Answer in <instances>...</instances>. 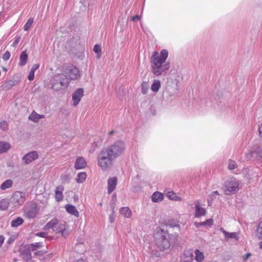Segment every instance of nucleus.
Instances as JSON below:
<instances>
[{"instance_id":"nucleus-60","label":"nucleus","mask_w":262,"mask_h":262,"mask_svg":"<svg viewBox=\"0 0 262 262\" xmlns=\"http://www.w3.org/2000/svg\"><path fill=\"white\" fill-rule=\"evenodd\" d=\"M3 70L4 71L6 72L7 71V68H6L5 67H3Z\"/></svg>"},{"instance_id":"nucleus-57","label":"nucleus","mask_w":262,"mask_h":262,"mask_svg":"<svg viewBox=\"0 0 262 262\" xmlns=\"http://www.w3.org/2000/svg\"><path fill=\"white\" fill-rule=\"evenodd\" d=\"M212 193L214 194V195H220L219 192L217 191H213Z\"/></svg>"},{"instance_id":"nucleus-52","label":"nucleus","mask_w":262,"mask_h":262,"mask_svg":"<svg viewBox=\"0 0 262 262\" xmlns=\"http://www.w3.org/2000/svg\"><path fill=\"white\" fill-rule=\"evenodd\" d=\"M140 17L139 15H136L132 17V20L133 21H135L136 20H138L140 19Z\"/></svg>"},{"instance_id":"nucleus-1","label":"nucleus","mask_w":262,"mask_h":262,"mask_svg":"<svg viewBox=\"0 0 262 262\" xmlns=\"http://www.w3.org/2000/svg\"><path fill=\"white\" fill-rule=\"evenodd\" d=\"M125 148V142L121 140L102 148L97 155L98 166L103 171L108 170L113 167L116 159L124 153Z\"/></svg>"},{"instance_id":"nucleus-29","label":"nucleus","mask_w":262,"mask_h":262,"mask_svg":"<svg viewBox=\"0 0 262 262\" xmlns=\"http://www.w3.org/2000/svg\"><path fill=\"white\" fill-rule=\"evenodd\" d=\"M15 85V82L14 81L10 80L5 81L2 85V88L3 90H8L11 89L14 85Z\"/></svg>"},{"instance_id":"nucleus-6","label":"nucleus","mask_w":262,"mask_h":262,"mask_svg":"<svg viewBox=\"0 0 262 262\" xmlns=\"http://www.w3.org/2000/svg\"><path fill=\"white\" fill-rule=\"evenodd\" d=\"M63 75L68 81L77 80L80 77L78 69L73 66L68 67L64 70Z\"/></svg>"},{"instance_id":"nucleus-59","label":"nucleus","mask_w":262,"mask_h":262,"mask_svg":"<svg viewBox=\"0 0 262 262\" xmlns=\"http://www.w3.org/2000/svg\"><path fill=\"white\" fill-rule=\"evenodd\" d=\"M259 248L262 249V242L259 243Z\"/></svg>"},{"instance_id":"nucleus-58","label":"nucleus","mask_w":262,"mask_h":262,"mask_svg":"<svg viewBox=\"0 0 262 262\" xmlns=\"http://www.w3.org/2000/svg\"><path fill=\"white\" fill-rule=\"evenodd\" d=\"M114 130H111V131L109 133V135H113V134H114Z\"/></svg>"},{"instance_id":"nucleus-17","label":"nucleus","mask_w":262,"mask_h":262,"mask_svg":"<svg viewBox=\"0 0 262 262\" xmlns=\"http://www.w3.org/2000/svg\"><path fill=\"white\" fill-rule=\"evenodd\" d=\"M31 251V250H30L28 247L21 251V255L24 260L28 261L31 259L32 255Z\"/></svg>"},{"instance_id":"nucleus-20","label":"nucleus","mask_w":262,"mask_h":262,"mask_svg":"<svg viewBox=\"0 0 262 262\" xmlns=\"http://www.w3.org/2000/svg\"><path fill=\"white\" fill-rule=\"evenodd\" d=\"M163 199V195L159 192H155L151 195V200L153 202H159Z\"/></svg>"},{"instance_id":"nucleus-46","label":"nucleus","mask_w":262,"mask_h":262,"mask_svg":"<svg viewBox=\"0 0 262 262\" xmlns=\"http://www.w3.org/2000/svg\"><path fill=\"white\" fill-rule=\"evenodd\" d=\"M34 73H35V72L33 71V70H30V71L29 73L28 76V79L30 81H32L34 79Z\"/></svg>"},{"instance_id":"nucleus-44","label":"nucleus","mask_w":262,"mask_h":262,"mask_svg":"<svg viewBox=\"0 0 262 262\" xmlns=\"http://www.w3.org/2000/svg\"><path fill=\"white\" fill-rule=\"evenodd\" d=\"M11 53L9 51H6L3 56V59L5 61H7L10 57Z\"/></svg>"},{"instance_id":"nucleus-42","label":"nucleus","mask_w":262,"mask_h":262,"mask_svg":"<svg viewBox=\"0 0 262 262\" xmlns=\"http://www.w3.org/2000/svg\"><path fill=\"white\" fill-rule=\"evenodd\" d=\"M142 93L143 94H146L148 91V84L146 82H143L142 84Z\"/></svg>"},{"instance_id":"nucleus-16","label":"nucleus","mask_w":262,"mask_h":262,"mask_svg":"<svg viewBox=\"0 0 262 262\" xmlns=\"http://www.w3.org/2000/svg\"><path fill=\"white\" fill-rule=\"evenodd\" d=\"M66 211L71 215H74L76 217H79V213L76 209V207L72 205L68 204L65 206Z\"/></svg>"},{"instance_id":"nucleus-45","label":"nucleus","mask_w":262,"mask_h":262,"mask_svg":"<svg viewBox=\"0 0 262 262\" xmlns=\"http://www.w3.org/2000/svg\"><path fill=\"white\" fill-rule=\"evenodd\" d=\"M20 39H21V37L20 36H16L15 38V40L13 42L12 46L13 47H15L17 46V45L19 43V42L20 41Z\"/></svg>"},{"instance_id":"nucleus-9","label":"nucleus","mask_w":262,"mask_h":262,"mask_svg":"<svg viewBox=\"0 0 262 262\" xmlns=\"http://www.w3.org/2000/svg\"><path fill=\"white\" fill-rule=\"evenodd\" d=\"M38 212L37 205L36 204H33L31 208L28 209L24 213V216L28 219L34 218Z\"/></svg>"},{"instance_id":"nucleus-49","label":"nucleus","mask_w":262,"mask_h":262,"mask_svg":"<svg viewBox=\"0 0 262 262\" xmlns=\"http://www.w3.org/2000/svg\"><path fill=\"white\" fill-rule=\"evenodd\" d=\"M39 67V64L37 63V64H34L33 65L31 70H33V71L35 72L36 70H37Z\"/></svg>"},{"instance_id":"nucleus-19","label":"nucleus","mask_w":262,"mask_h":262,"mask_svg":"<svg viewBox=\"0 0 262 262\" xmlns=\"http://www.w3.org/2000/svg\"><path fill=\"white\" fill-rule=\"evenodd\" d=\"M45 116L43 115H39L36 112L33 111L29 117V119L33 121L34 122H37L40 119L43 118Z\"/></svg>"},{"instance_id":"nucleus-4","label":"nucleus","mask_w":262,"mask_h":262,"mask_svg":"<svg viewBox=\"0 0 262 262\" xmlns=\"http://www.w3.org/2000/svg\"><path fill=\"white\" fill-rule=\"evenodd\" d=\"M239 184L234 178H230L225 181L223 190L226 195H231L238 190Z\"/></svg>"},{"instance_id":"nucleus-10","label":"nucleus","mask_w":262,"mask_h":262,"mask_svg":"<svg viewBox=\"0 0 262 262\" xmlns=\"http://www.w3.org/2000/svg\"><path fill=\"white\" fill-rule=\"evenodd\" d=\"M83 96V90L82 88H79L73 94L72 99L73 104L76 106L80 101L81 98Z\"/></svg>"},{"instance_id":"nucleus-54","label":"nucleus","mask_w":262,"mask_h":262,"mask_svg":"<svg viewBox=\"0 0 262 262\" xmlns=\"http://www.w3.org/2000/svg\"><path fill=\"white\" fill-rule=\"evenodd\" d=\"M13 241H14V239L10 237L7 241V243L9 244H11L13 242Z\"/></svg>"},{"instance_id":"nucleus-31","label":"nucleus","mask_w":262,"mask_h":262,"mask_svg":"<svg viewBox=\"0 0 262 262\" xmlns=\"http://www.w3.org/2000/svg\"><path fill=\"white\" fill-rule=\"evenodd\" d=\"M9 203L7 199H2L0 201V209L3 211L7 210Z\"/></svg>"},{"instance_id":"nucleus-37","label":"nucleus","mask_w":262,"mask_h":262,"mask_svg":"<svg viewBox=\"0 0 262 262\" xmlns=\"http://www.w3.org/2000/svg\"><path fill=\"white\" fill-rule=\"evenodd\" d=\"M167 196L171 200L174 201H180V198L177 196L175 193L173 192H169L167 193Z\"/></svg>"},{"instance_id":"nucleus-22","label":"nucleus","mask_w":262,"mask_h":262,"mask_svg":"<svg viewBox=\"0 0 262 262\" xmlns=\"http://www.w3.org/2000/svg\"><path fill=\"white\" fill-rule=\"evenodd\" d=\"M10 144L7 142H0V154L7 152L10 148Z\"/></svg>"},{"instance_id":"nucleus-35","label":"nucleus","mask_w":262,"mask_h":262,"mask_svg":"<svg viewBox=\"0 0 262 262\" xmlns=\"http://www.w3.org/2000/svg\"><path fill=\"white\" fill-rule=\"evenodd\" d=\"M193 255L192 254L187 253L184 255V257L182 258V262H192L193 260Z\"/></svg>"},{"instance_id":"nucleus-56","label":"nucleus","mask_w":262,"mask_h":262,"mask_svg":"<svg viewBox=\"0 0 262 262\" xmlns=\"http://www.w3.org/2000/svg\"><path fill=\"white\" fill-rule=\"evenodd\" d=\"M41 254V251H37L35 253V255H40Z\"/></svg>"},{"instance_id":"nucleus-51","label":"nucleus","mask_w":262,"mask_h":262,"mask_svg":"<svg viewBox=\"0 0 262 262\" xmlns=\"http://www.w3.org/2000/svg\"><path fill=\"white\" fill-rule=\"evenodd\" d=\"M4 236L3 235H0V247H1L4 242Z\"/></svg>"},{"instance_id":"nucleus-5","label":"nucleus","mask_w":262,"mask_h":262,"mask_svg":"<svg viewBox=\"0 0 262 262\" xmlns=\"http://www.w3.org/2000/svg\"><path fill=\"white\" fill-rule=\"evenodd\" d=\"M69 81L65 77L63 74H57L53 76L52 79V88L55 91L60 90L62 87L68 86Z\"/></svg>"},{"instance_id":"nucleus-61","label":"nucleus","mask_w":262,"mask_h":262,"mask_svg":"<svg viewBox=\"0 0 262 262\" xmlns=\"http://www.w3.org/2000/svg\"><path fill=\"white\" fill-rule=\"evenodd\" d=\"M174 226H176V225H171V227H174Z\"/></svg>"},{"instance_id":"nucleus-8","label":"nucleus","mask_w":262,"mask_h":262,"mask_svg":"<svg viewBox=\"0 0 262 262\" xmlns=\"http://www.w3.org/2000/svg\"><path fill=\"white\" fill-rule=\"evenodd\" d=\"M38 158V155L37 151H33L26 154L22 158V160L26 164L31 163L32 161L36 160Z\"/></svg>"},{"instance_id":"nucleus-34","label":"nucleus","mask_w":262,"mask_h":262,"mask_svg":"<svg viewBox=\"0 0 262 262\" xmlns=\"http://www.w3.org/2000/svg\"><path fill=\"white\" fill-rule=\"evenodd\" d=\"M86 174L84 172H81L78 174L76 182L79 183H83L86 179Z\"/></svg>"},{"instance_id":"nucleus-53","label":"nucleus","mask_w":262,"mask_h":262,"mask_svg":"<svg viewBox=\"0 0 262 262\" xmlns=\"http://www.w3.org/2000/svg\"><path fill=\"white\" fill-rule=\"evenodd\" d=\"M259 135L260 137H262V123L259 127Z\"/></svg>"},{"instance_id":"nucleus-40","label":"nucleus","mask_w":262,"mask_h":262,"mask_svg":"<svg viewBox=\"0 0 262 262\" xmlns=\"http://www.w3.org/2000/svg\"><path fill=\"white\" fill-rule=\"evenodd\" d=\"M237 167V164L234 161L229 160L228 164V168L230 170H233Z\"/></svg>"},{"instance_id":"nucleus-43","label":"nucleus","mask_w":262,"mask_h":262,"mask_svg":"<svg viewBox=\"0 0 262 262\" xmlns=\"http://www.w3.org/2000/svg\"><path fill=\"white\" fill-rule=\"evenodd\" d=\"M0 127L3 130H6L8 129V125L6 121H3L0 123Z\"/></svg>"},{"instance_id":"nucleus-55","label":"nucleus","mask_w":262,"mask_h":262,"mask_svg":"<svg viewBox=\"0 0 262 262\" xmlns=\"http://www.w3.org/2000/svg\"><path fill=\"white\" fill-rule=\"evenodd\" d=\"M209 198L211 200H213V199H214L215 198V195L212 192L210 195H209Z\"/></svg>"},{"instance_id":"nucleus-25","label":"nucleus","mask_w":262,"mask_h":262,"mask_svg":"<svg viewBox=\"0 0 262 262\" xmlns=\"http://www.w3.org/2000/svg\"><path fill=\"white\" fill-rule=\"evenodd\" d=\"M120 213L125 217H130L132 215V211L128 207H122L120 209Z\"/></svg>"},{"instance_id":"nucleus-13","label":"nucleus","mask_w":262,"mask_h":262,"mask_svg":"<svg viewBox=\"0 0 262 262\" xmlns=\"http://www.w3.org/2000/svg\"><path fill=\"white\" fill-rule=\"evenodd\" d=\"M64 191V186L63 185L58 186L55 191V198L57 202H59L63 200V191Z\"/></svg>"},{"instance_id":"nucleus-41","label":"nucleus","mask_w":262,"mask_h":262,"mask_svg":"<svg viewBox=\"0 0 262 262\" xmlns=\"http://www.w3.org/2000/svg\"><path fill=\"white\" fill-rule=\"evenodd\" d=\"M258 157L259 159H258V161H259L260 162H262V147L259 146L257 147L256 149Z\"/></svg>"},{"instance_id":"nucleus-18","label":"nucleus","mask_w":262,"mask_h":262,"mask_svg":"<svg viewBox=\"0 0 262 262\" xmlns=\"http://www.w3.org/2000/svg\"><path fill=\"white\" fill-rule=\"evenodd\" d=\"M28 58V55L26 51H23L19 56V66L20 67L24 66L27 62Z\"/></svg>"},{"instance_id":"nucleus-27","label":"nucleus","mask_w":262,"mask_h":262,"mask_svg":"<svg viewBox=\"0 0 262 262\" xmlns=\"http://www.w3.org/2000/svg\"><path fill=\"white\" fill-rule=\"evenodd\" d=\"M194 224L196 227H199L203 226L210 227L213 224V220L212 219H208L203 222H195Z\"/></svg>"},{"instance_id":"nucleus-2","label":"nucleus","mask_w":262,"mask_h":262,"mask_svg":"<svg viewBox=\"0 0 262 262\" xmlns=\"http://www.w3.org/2000/svg\"><path fill=\"white\" fill-rule=\"evenodd\" d=\"M168 52L166 50H162L160 54L154 51L150 57L152 72L157 76L165 75L170 68V63L166 62Z\"/></svg>"},{"instance_id":"nucleus-38","label":"nucleus","mask_w":262,"mask_h":262,"mask_svg":"<svg viewBox=\"0 0 262 262\" xmlns=\"http://www.w3.org/2000/svg\"><path fill=\"white\" fill-rule=\"evenodd\" d=\"M256 235L259 239L262 238V222H260L258 225L256 229Z\"/></svg>"},{"instance_id":"nucleus-15","label":"nucleus","mask_w":262,"mask_h":262,"mask_svg":"<svg viewBox=\"0 0 262 262\" xmlns=\"http://www.w3.org/2000/svg\"><path fill=\"white\" fill-rule=\"evenodd\" d=\"M195 216L196 217H200L206 214L205 209L200 206V203L198 201L195 203Z\"/></svg>"},{"instance_id":"nucleus-14","label":"nucleus","mask_w":262,"mask_h":262,"mask_svg":"<svg viewBox=\"0 0 262 262\" xmlns=\"http://www.w3.org/2000/svg\"><path fill=\"white\" fill-rule=\"evenodd\" d=\"M53 231L56 233H61L62 237L66 238L68 236L66 233V227L64 224H58L56 225L55 228L53 229Z\"/></svg>"},{"instance_id":"nucleus-48","label":"nucleus","mask_w":262,"mask_h":262,"mask_svg":"<svg viewBox=\"0 0 262 262\" xmlns=\"http://www.w3.org/2000/svg\"><path fill=\"white\" fill-rule=\"evenodd\" d=\"M36 235L41 237H47L48 234L45 232H40L36 233Z\"/></svg>"},{"instance_id":"nucleus-33","label":"nucleus","mask_w":262,"mask_h":262,"mask_svg":"<svg viewBox=\"0 0 262 262\" xmlns=\"http://www.w3.org/2000/svg\"><path fill=\"white\" fill-rule=\"evenodd\" d=\"M246 157L247 159H259L256 149L254 151H250L246 154Z\"/></svg>"},{"instance_id":"nucleus-39","label":"nucleus","mask_w":262,"mask_h":262,"mask_svg":"<svg viewBox=\"0 0 262 262\" xmlns=\"http://www.w3.org/2000/svg\"><path fill=\"white\" fill-rule=\"evenodd\" d=\"M93 50L96 53L98 54L97 58H99L100 57L101 54V46L97 44L95 45L94 47Z\"/></svg>"},{"instance_id":"nucleus-26","label":"nucleus","mask_w":262,"mask_h":262,"mask_svg":"<svg viewBox=\"0 0 262 262\" xmlns=\"http://www.w3.org/2000/svg\"><path fill=\"white\" fill-rule=\"evenodd\" d=\"M195 260L197 262H202L205 258L204 254L199 250H195Z\"/></svg>"},{"instance_id":"nucleus-30","label":"nucleus","mask_w":262,"mask_h":262,"mask_svg":"<svg viewBox=\"0 0 262 262\" xmlns=\"http://www.w3.org/2000/svg\"><path fill=\"white\" fill-rule=\"evenodd\" d=\"M160 87V81L158 80H155L151 86V90L154 92H157L159 91Z\"/></svg>"},{"instance_id":"nucleus-32","label":"nucleus","mask_w":262,"mask_h":262,"mask_svg":"<svg viewBox=\"0 0 262 262\" xmlns=\"http://www.w3.org/2000/svg\"><path fill=\"white\" fill-rule=\"evenodd\" d=\"M42 246V244L41 242L31 244L27 246L29 249L31 250L32 251H35L38 248H41Z\"/></svg>"},{"instance_id":"nucleus-12","label":"nucleus","mask_w":262,"mask_h":262,"mask_svg":"<svg viewBox=\"0 0 262 262\" xmlns=\"http://www.w3.org/2000/svg\"><path fill=\"white\" fill-rule=\"evenodd\" d=\"M117 183V179L116 177L110 178L107 180V192L111 194L116 188Z\"/></svg>"},{"instance_id":"nucleus-24","label":"nucleus","mask_w":262,"mask_h":262,"mask_svg":"<svg viewBox=\"0 0 262 262\" xmlns=\"http://www.w3.org/2000/svg\"><path fill=\"white\" fill-rule=\"evenodd\" d=\"M13 181L11 179H8L4 181L1 185L0 188L2 190H5L12 186Z\"/></svg>"},{"instance_id":"nucleus-50","label":"nucleus","mask_w":262,"mask_h":262,"mask_svg":"<svg viewBox=\"0 0 262 262\" xmlns=\"http://www.w3.org/2000/svg\"><path fill=\"white\" fill-rule=\"evenodd\" d=\"M251 254L250 253H248L245 254L243 256L244 260L245 261V260H247L250 257V256H251Z\"/></svg>"},{"instance_id":"nucleus-23","label":"nucleus","mask_w":262,"mask_h":262,"mask_svg":"<svg viewBox=\"0 0 262 262\" xmlns=\"http://www.w3.org/2000/svg\"><path fill=\"white\" fill-rule=\"evenodd\" d=\"M220 231L224 234L225 238L227 239H228L229 238H235V239H237L236 233H235V232L230 233V232H227L223 228H221L220 229Z\"/></svg>"},{"instance_id":"nucleus-11","label":"nucleus","mask_w":262,"mask_h":262,"mask_svg":"<svg viewBox=\"0 0 262 262\" xmlns=\"http://www.w3.org/2000/svg\"><path fill=\"white\" fill-rule=\"evenodd\" d=\"M87 162L85 159L82 157H78L75 162V168L76 169H81L86 167Z\"/></svg>"},{"instance_id":"nucleus-36","label":"nucleus","mask_w":262,"mask_h":262,"mask_svg":"<svg viewBox=\"0 0 262 262\" xmlns=\"http://www.w3.org/2000/svg\"><path fill=\"white\" fill-rule=\"evenodd\" d=\"M34 21V19L33 18H30L25 24L24 27V29L25 31H28L31 28Z\"/></svg>"},{"instance_id":"nucleus-7","label":"nucleus","mask_w":262,"mask_h":262,"mask_svg":"<svg viewBox=\"0 0 262 262\" xmlns=\"http://www.w3.org/2000/svg\"><path fill=\"white\" fill-rule=\"evenodd\" d=\"M25 200V193L20 191H16L13 193L10 199V203L12 204L14 207H17L22 205Z\"/></svg>"},{"instance_id":"nucleus-28","label":"nucleus","mask_w":262,"mask_h":262,"mask_svg":"<svg viewBox=\"0 0 262 262\" xmlns=\"http://www.w3.org/2000/svg\"><path fill=\"white\" fill-rule=\"evenodd\" d=\"M24 223V220L20 217H17L13 220L11 222V225L12 227H17Z\"/></svg>"},{"instance_id":"nucleus-3","label":"nucleus","mask_w":262,"mask_h":262,"mask_svg":"<svg viewBox=\"0 0 262 262\" xmlns=\"http://www.w3.org/2000/svg\"><path fill=\"white\" fill-rule=\"evenodd\" d=\"M154 237L156 244L160 250L164 251L170 248L171 238L167 232L160 229L154 234Z\"/></svg>"},{"instance_id":"nucleus-47","label":"nucleus","mask_w":262,"mask_h":262,"mask_svg":"<svg viewBox=\"0 0 262 262\" xmlns=\"http://www.w3.org/2000/svg\"><path fill=\"white\" fill-rule=\"evenodd\" d=\"M115 217H116V216L115 215L114 211L113 210L112 213L110 215V216H109V221H110V223H113L114 222Z\"/></svg>"},{"instance_id":"nucleus-21","label":"nucleus","mask_w":262,"mask_h":262,"mask_svg":"<svg viewBox=\"0 0 262 262\" xmlns=\"http://www.w3.org/2000/svg\"><path fill=\"white\" fill-rule=\"evenodd\" d=\"M58 224V220L56 219H53L49 221L45 226V229H53L55 228L56 225Z\"/></svg>"}]
</instances>
